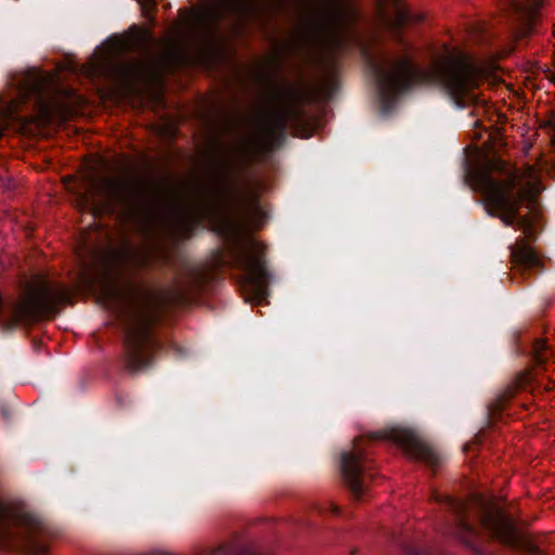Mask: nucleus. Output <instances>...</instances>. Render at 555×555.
I'll return each instance as SVG.
<instances>
[{"instance_id":"obj_11","label":"nucleus","mask_w":555,"mask_h":555,"mask_svg":"<svg viewBox=\"0 0 555 555\" xmlns=\"http://www.w3.org/2000/svg\"><path fill=\"white\" fill-rule=\"evenodd\" d=\"M9 95L0 96V138L4 134L8 125L18 119V108L28 102L35 106L44 103V96L52 83V77L36 68L15 73L9 80Z\"/></svg>"},{"instance_id":"obj_5","label":"nucleus","mask_w":555,"mask_h":555,"mask_svg":"<svg viewBox=\"0 0 555 555\" xmlns=\"http://www.w3.org/2000/svg\"><path fill=\"white\" fill-rule=\"evenodd\" d=\"M105 297L122 332L126 367L131 372L149 367L157 348L152 331L156 317L151 305L132 288L111 286Z\"/></svg>"},{"instance_id":"obj_20","label":"nucleus","mask_w":555,"mask_h":555,"mask_svg":"<svg viewBox=\"0 0 555 555\" xmlns=\"http://www.w3.org/2000/svg\"><path fill=\"white\" fill-rule=\"evenodd\" d=\"M163 5L164 9L170 8V3L165 4L164 0H142L140 5L143 15L145 18L151 22L155 23L156 14L158 12V7Z\"/></svg>"},{"instance_id":"obj_6","label":"nucleus","mask_w":555,"mask_h":555,"mask_svg":"<svg viewBox=\"0 0 555 555\" xmlns=\"http://www.w3.org/2000/svg\"><path fill=\"white\" fill-rule=\"evenodd\" d=\"M302 94L298 87L284 85L274 87L269 94V105L250 116V131L237 143L236 150L245 157H253L272 149L278 132L300 115Z\"/></svg>"},{"instance_id":"obj_2","label":"nucleus","mask_w":555,"mask_h":555,"mask_svg":"<svg viewBox=\"0 0 555 555\" xmlns=\"http://www.w3.org/2000/svg\"><path fill=\"white\" fill-rule=\"evenodd\" d=\"M472 183L485 199V205L492 216L512 227L517 223L526 237L518 238L511 248L512 280L516 275L526 276L530 271L543 266V260L528 243L533 235L531 217H520L518 211L524 202H532L540 192V180L535 169L528 166L525 169L514 168L506 163L495 159L472 175Z\"/></svg>"},{"instance_id":"obj_16","label":"nucleus","mask_w":555,"mask_h":555,"mask_svg":"<svg viewBox=\"0 0 555 555\" xmlns=\"http://www.w3.org/2000/svg\"><path fill=\"white\" fill-rule=\"evenodd\" d=\"M511 7L520 15L521 25L516 29L514 39L520 41L532 33L543 0H527L524 4L518 0H509Z\"/></svg>"},{"instance_id":"obj_21","label":"nucleus","mask_w":555,"mask_h":555,"mask_svg":"<svg viewBox=\"0 0 555 555\" xmlns=\"http://www.w3.org/2000/svg\"><path fill=\"white\" fill-rule=\"evenodd\" d=\"M175 209H176V240H177L180 234L179 222H180V218L182 215V203H181L177 192H176Z\"/></svg>"},{"instance_id":"obj_17","label":"nucleus","mask_w":555,"mask_h":555,"mask_svg":"<svg viewBox=\"0 0 555 555\" xmlns=\"http://www.w3.org/2000/svg\"><path fill=\"white\" fill-rule=\"evenodd\" d=\"M395 7L393 16H388L386 10L380 4L379 13L385 24L392 30H396L411 21V14L399 0H391Z\"/></svg>"},{"instance_id":"obj_30","label":"nucleus","mask_w":555,"mask_h":555,"mask_svg":"<svg viewBox=\"0 0 555 555\" xmlns=\"http://www.w3.org/2000/svg\"><path fill=\"white\" fill-rule=\"evenodd\" d=\"M145 232H147V235H151V232L149 229H145Z\"/></svg>"},{"instance_id":"obj_7","label":"nucleus","mask_w":555,"mask_h":555,"mask_svg":"<svg viewBox=\"0 0 555 555\" xmlns=\"http://www.w3.org/2000/svg\"><path fill=\"white\" fill-rule=\"evenodd\" d=\"M359 14L350 0H319L315 20L302 39L310 42L325 59L358 43L352 26Z\"/></svg>"},{"instance_id":"obj_4","label":"nucleus","mask_w":555,"mask_h":555,"mask_svg":"<svg viewBox=\"0 0 555 555\" xmlns=\"http://www.w3.org/2000/svg\"><path fill=\"white\" fill-rule=\"evenodd\" d=\"M281 0H209L188 11H180L181 21L202 41L203 56L212 61L221 52L218 24L232 20L241 25L263 22L274 15Z\"/></svg>"},{"instance_id":"obj_24","label":"nucleus","mask_w":555,"mask_h":555,"mask_svg":"<svg viewBox=\"0 0 555 555\" xmlns=\"http://www.w3.org/2000/svg\"><path fill=\"white\" fill-rule=\"evenodd\" d=\"M0 413L2 414V416L4 418H9L10 417V408L3 401H0Z\"/></svg>"},{"instance_id":"obj_8","label":"nucleus","mask_w":555,"mask_h":555,"mask_svg":"<svg viewBox=\"0 0 555 555\" xmlns=\"http://www.w3.org/2000/svg\"><path fill=\"white\" fill-rule=\"evenodd\" d=\"M72 302L70 291L63 284L40 279L27 285L20 299L5 300L0 294V325L11 330L21 324L49 319Z\"/></svg>"},{"instance_id":"obj_15","label":"nucleus","mask_w":555,"mask_h":555,"mask_svg":"<svg viewBox=\"0 0 555 555\" xmlns=\"http://www.w3.org/2000/svg\"><path fill=\"white\" fill-rule=\"evenodd\" d=\"M104 184L107 196L114 203L130 210H139L141 208V192L128 181L107 179Z\"/></svg>"},{"instance_id":"obj_19","label":"nucleus","mask_w":555,"mask_h":555,"mask_svg":"<svg viewBox=\"0 0 555 555\" xmlns=\"http://www.w3.org/2000/svg\"><path fill=\"white\" fill-rule=\"evenodd\" d=\"M531 357L535 367H540L552 359L554 353L550 351L544 339H538L532 346Z\"/></svg>"},{"instance_id":"obj_28","label":"nucleus","mask_w":555,"mask_h":555,"mask_svg":"<svg viewBox=\"0 0 555 555\" xmlns=\"http://www.w3.org/2000/svg\"><path fill=\"white\" fill-rule=\"evenodd\" d=\"M168 209H169V215H170L171 214V209H172V206H171L170 203H169Z\"/></svg>"},{"instance_id":"obj_10","label":"nucleus","mask_w":555,"mask_h":555,"mask_svg":"<svg viewBox=\"0 0 555 555\" xmlns=\"http://www.w3.org/2000/svg\"><path fill=\"white\" fill-rule=\"evenodd\" d=\"M134 35L129 48L137 54L133 70L141 78H157L173 70V27L157 37L150 29L132 27Z\"/></svg>"},{"instance_id":"obj_27","label":"nucleus","mask_w":555,"mask_h":555,"mask_svg":"<svg viewBox=\"0 0 555 555\" xmlns=\"http://www.w3.org/2000/svg\"><path fill=\"white\" fill-rule=\"evenodd\" d=\"M178 42L176 41V52H175V55H176V63L178 62V54H179V51H178Z\"/></svg>"},{"instance_id":"obj_29","label":"nucleus","mask_w":555,"mask_h":555,"mask_svg":"<svg viewBox=\"0 0 555 555\" xmlns=\"http://www.w3.org/2000/svg\"><path fill=\"white\" fill-rule=\"evenodd\" d=\"M145 232H147V235H151V232L149 229H145Z\"/></svg>"},{"instance_id":"obj_25","label":"nucleus","mask_w":555,"mask_h":555,"mask_svg":"<svg viewBox=\"0 0 555 555\" xmlns=\"http://www.w3.org/2000/svg\"><path fill=\"white\" fill-rule=\"evenodd\" d=\"M531 380V373L530 372H525L521 377H520V386H522L524 384L526 383H529Z\"/></svg>"},{"instance_id":"obj_14","label":"nucleus","mask_w":555,"mask_h":555,"mask_svg":"<svg viewBox=\"0 0 555 555\" xmlns=\"http://www.w3.org/2000/svg\"><path fill=\"white\" fill-rule=\"evenodd\" d=\"M389 438L392 439L410 457L429 466H436L438 464V456L433 449L410 430L392 429L389 434Z\"/></svg>"},{"instance_id":"obj_31","label":"nucleus","mask_w":555,"mask_h":555,"mask_svg":"<svg viewBox=\"0 0 555 555\" xmlns=\"http://www.w3.org/2000/svg\"><path fill=\"white\" fill-rule=\"evenodd\" d=\"M175 261H176V267L178 266V258L176 257L175 258Z\"/></svg>"},{"instance_id":"obj_9","label":"nucleus","mask_w":555,"mask_h":555,"mask_svg":"<svg viewBox=\"0 0 555 555\" xmlns=\"http://www.w3.org/2000/svg\"><path fill=\"white\" fill-rule=\"evenodd\" d=\"M54 535L50 525L36 514L0 501V550L23 555H48Z\"/></svg>"},{"instance_id":"obj_22","label":"nucleus","mask_w":555,"mask_h":555,"mask_svg":"<svg viewBox=\"0 0 555 555\" xmlns=\"http://www.w3.org/2000/svg\"><path fill=\"white\" fill-rule=\"evenodd\" d=\"M112 47L109 53L112 55L122 53L126 50V43L120 39H109Z\"/></svg>"},{"instance_id":"obj_3","label":"nucleus","mask_w":555,"mask_h":555,"mask_svg":"<svg viewBox=\"0 0 555 555\" xmlns=\"http://www.w3.org/2000/svg\"><path fill=\"white\" fill-rule=\"evenodd\" d=\"M362 53L374 72L384 96L402 91L414 83H439L457 106L483 103L478 88L486 70L472 57L461 52L450 53L433 63L427 72L416 67L408 54L393 55L384 50L372 52L361 46Z\"/></svg>"},{"instance_id":"obj_23","label":"nucleus","mask_w":555,"mask_h":555,"mask_svg":"<svg viewBox=\"0 0 555 555\" xmlns=\"http://www.w3.org/2000/svg\"><path fill=\"white\" fill-rule=\"evenodd\" d=\"M214 555H237V552L232 545H222L214 552Z\"/></svg>"},{"instance_id":"obj_18","label":"nucleus","mask_w":555,"mask_h":555,"mask_svg":"<svg viewBox=\"0 0 555 555\" xmlns=\"http://www.w3.org/2000/svg\"><path fill=\"white\" fill-rule=\"evenodd\" d=\"M448 502L454 508V512H455L457 534L465 542H468V537H470L474 532V528L469 524V521L466 517V511L468 508V504L455 502L450 498H448Z\"/></svg>"},{"instance_id":"obj_13","label":"nucleus","mask_w":555,"mask_h":555,"mask_svg":"<svg viewBox=\"0 0 555 555\" xmlns=\"http://www.w3.org/2000/svg\"><path fill=\"white\" fill-rule=\"evenodd\" d=\"M363 439H357L353 448L341 455V473L345 483L357 500H361L370 478L366 454L362 448Z\"/></svg>"},{"instance_id":"obj_1","label":"nucleus","mask_w":555,"mask_h":555,"mask_svg":"<svg viewBox=\"0 0 555 555\" xmlns=\"http://www.w3.org/2000/svg\"><path fill=\"white\" fill-rule=\"evenodd\" d=\"M210 164L192 191L188 227L207 220L222 238L211 268H193L176 280V307L196 301L215 271L222 267L241 271L240 286L245 300L260 304L270 281L266 246L250 232L261 228L264 210L259 198L262 183L247 179L238 185L231 175L232 150L215 138L208 142Z\"/></svg>"},{"instance_id":"obj_12","label":"nucleus","mask_w":555,"mask_h":555,"mask_svg":"<svg viewBox=\"0 0 555 555\" xmlns=\"http://www.w3.org/2000/svg\"><path fill=\"white\" fill-rule=\"evenodd\" d=\"M470 505L478 507L482 528L500 542L516 550L534 553L535 546L528 535L518 530L493 502L475 496Z\"/></svg>"},{"instance_id":"obj_26","label":"nucleus","mask_w":555,"mask_h":555,"mask_svg":"<svg viewBox=\"0 0 555 555\" xmlns=\"http://www.w3.org/2000/svg\"><path fill=\"white\" fill-rule=\"evenodd\" d=\"M330 506H331V509H332V512H333V513H335V514H336V513H338V509H339V508H338V506H337V505H335V504L331 503V504H330Z\"/></svg>"}]
</instances>
